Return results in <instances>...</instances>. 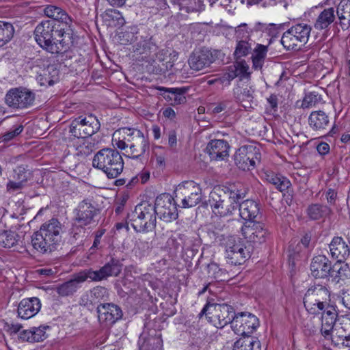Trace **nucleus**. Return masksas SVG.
<instances>
[{"label": "nucleus", "instance_id": "obj_1", "mask_svg": "<svg viewBox=\"0 0 350 350\" xmlns=\"http://www.w3.org/2000/svg\"><path fill=\"white\" fill-rule=\"evenodd\" d=\"M33 33L37 44L51 54H64L72 45L69 33H66L65 29L56 21H42Z\"/></svg>", "mask_w": 350, "mask_h": 350}, {"label": "nucleus", "instance_id": "obj_2", "mask_svg": "<svg viewBox=\"0 0 350 350\" xmlns=\"http://www.w3.org/2000/svg\"><path fill=\"white\" fill-rule=\"evenodd\" d=\"M245 197V192L241 190L216 186L209 194L208 203L215 215L226 217L233 214L238 208L239 201Z\"/></svg>", "mask_w": 350, "mask_h": 350}, {"label": "nucleus", "instance_id": "obj_3", "mask_svg": "<svg viewBox=\"0 0 350 350\" xmlns=\"http://www.w3.org/2000/svg\"><path fill=\"white\" fill-rule=\"evenodd\" d=\"M62 226L55 218L44 222L40 230L31 237V244L41 254H49L55 251L62 239Z\"/></svg>", "mask_w": 350, "mask_h": 350}, {"label": "nucleus", "instance_id": "obj_4", "mask_svg": "<svg viewBox=\"0 0 350 350\" xmlns=\"http://www.w3.org/2000/svg\"><path fill=\"white\" fill-rule=\"evenodd\" d=\"M92 165L102 170L108 178H115L122 172L124 161L117 150L103 148L94 156Z\"/></svg>", "mask_w": 350, "mask_h": 350}, {"label": "nucleus", "instance_id": "obj_5", "mask_svg": "<svg viewBox=\"0 0 350 350\" xmlns=\"http://www.w3.org/2000/svg\"><path fill=\"white\" fill-rule=\"evenodd\" d=\"M205 315L208 321L217 328H223L232 321L235 315L234 308L226 304H217L213 300H208L199 314L201 317Z\"/></svg>", "mask_w": 350, "mask_h": 350}, {"label": "nucleus", "instance_id": "obj_6", "mask_svg": "<svg viewBox=\"0 0 350 350\" xmlns=\"http://www.w3.org/2000/svg\"><path fill=\"white\" fill-rule=\"evenodd\" d=\"M129 217L132 227L136 232H147L156 227L157 218L153 204L148 202L137 204Z\"/></svg>", "mask_w": 350, "mask_h": 350}, {"label": "nucleus", "instance_id": "obj_7", "mask_svg": "<svg viewBox=\"0 0 350 350\" xmlns=\"http://www.w3.org/2000/svg\"><path fill=\"white\" fill-rule=\"evenodd\" d=\"M312 27L306 23H297L286 31L281 43L287 50H298L308 41Z\"/></svg>", "mask_w": 350, "mask_h": 350}, {"label": "nucleus", "instance_id": "obj_8", "mask_svg": "<svg viewBox=\"0 0 350 350\" xmlns=\"http://www.w3.org/2000/svg\"><path fill=\"white\" fill-rule=\"evenodd\" d=\"M75 221L79 224L72 228L73 237L79 238V234L83 232L84 237L85 229L83 226H88L94 221V217L98 215V209L95 207L92 200L85 199L81 201L75 209Z\"/></svg>", "mask_w": 350, "mask_h": 350}, {"label": "nucleus", "instance_id": "obj_9", "mask_svg": "<svg viewBox=\"0 0 350 350\" xmlns=\"http://www.w3.org/2000/svg\"><path fill=\"white\" fill-rule=\"evenodd\" d=\"M174 195L177 200H180L183 208L193 207L201 201L202 189L194 181L185 180L176 187Z\"/></svg>", "mask_w": 350, "mask_h": 350}, {"label": "nucleus", "instance_id": "obj_10", "mask_svg": "<svg viewBox=\"0 0 350 350\" xmlns=\"http://www.w3.org/2000/svg\"><path fill=\"white\" fill-rule=\"evenodd\" d=\"M100 124L97 118L92 113L80 116L74 119L69 128V132L77 138L90 137L100 129Z\"/></svg>", "mask_w": 350, "mask_h": 350}, {"label": "nucleus", "instance_id": "obj_11", "mask_svg": "<svg viewBox=\"0 0 350 350\" xmlns=\"http://www.w3.org/2000/svg\"><path fill=\"white\" fill-rule=\"evenodd\" d=\"M35 100V94L24 87L13 88L5 96V103L14 109H24L31 106Z\"/></svg>", "mask_w": 350, "mask_h": 350}, {"label": "nucleus", "instance_id": "obj_12", "mask_svg": "<svg viewBox=\"0 0 350 350\" xmlns=\"http://www.w3.org/2000/svg\"><path fill=\"white\" fill-rule=\"evenodd\" d=\"M261 154L259 148L254 145H245L240 147L234 155L236 165L242 170L254 169L259 163Z\"/></svg>", "mask_w": 350, "mask_h": 350}, {"label": "nucleus", "instance_id": "obj_13", "mask_svg": "<svg viewBox=\"0 0 350 350\" xmlns=\"http://www.w3.org/2000/svg\"><path fill=\"white\" fill-rule=\"evenodd\" d=\"M226 248V257L232 265H241L250 256V252L241 241L240 238L228 236L224 243Z\"/></svg>", "mask_w": 350, "mask_h": 350}, {"label": "nucleus", "instance_id": "obj_14", "mask_svg": "<svg viewBox=\"0 0 350 350\" xmlns=\"http://www.w3.org/2000/svg\"><path fill=\"white\" fill-rule=\"evenodd\" d=\"M153 208L156 216L165 222H171L178 217L174 199L168 193H162L157 196Z\"/></svg>", "mask_w": 350, "mask_h": 350}, {"label": "nucleus", "instance_id": "obj_15", "mask_svg": "<svg viewBox=\"0 0 350 350\" xmlns=\"http://www.w3.org/2000/svg\"><path fill=\"white\" fill-rule=\"evenodd\" d=\"M259 323L258 318L246 312L235 314L234 320L232 321V329L237 335L247 336L252 334L258 327Z\"/></svg>", "mask_w": 350, "mask_h": 350}, {"label": "nucleus", "instance_id": "obj_16", "mask_svg": "<svg viewBox=\"0 0 350 350\" xmlns=\"http://www.w3.org/2000/svg\"><path fill=\"white\" fill-rule=\"evenodd\" d=\"M241 234L244 238L254 244L265 243L269 235L265 224L259 221H245L241 227Z\"/></svg>", "mask_w": 350, "mask_h": 350}, {"label": "nucleus", "instance_id": "obj_17", "mask_svg": "<svg viewBox=\"0 0 350 350\" xmlns=\"http://www.w3.org/2000/svg\"><path fill=\"white\" fill-rule=\"evenodd\" d=\"M122 271V264L118 259L111 258L98 270L92 269H85L88 279L93 282L107 280L109 277L118 276Z\"/></svg>", "mask_w": 350, "mask_h": 350}, {"label": "nucleus", "instance_id": "obj_18", "mask_svg": "<svg viewBox=\"0 0 350 350\" xmlns=\"http://www.w3.org/2000/svg\"><path fill=\"white\" fill-rule=\"evenodd\" d=\"M144 133L135 128L124 127L116 131L112 138V143L120 150H125L129 144H132L137 142L136 138L143 137Z\"/></svg>", "mask_w": 350, "mask_h": 350}, {"label": "nucleus", "instance_id": "obj_19", "mask_svg": "<svg viewBox=\"0 0 350 350\" xmlns=\"http://www.w3.org/2000/svg\"><path fill=\"white\" fill-rule=\"evenodd\" d=\"M100 323L106 327L111 326L122 319L123 313L118 305L112 303L100 304L96 308Z\"/></svg>", "mask_w": 350, "mask_h": 350}, {"label": "nucleus", "instance_id": "obj_20", "mask_svg": "<svg viewBox=\"0 0 350 350\" xmlns=\"http://www.w3.org/2000/svg\"><path fill=\"white\" fill-rule=\"evenodd\" d=\"M336 269L325 255H318L312 259L311 274L316 278H325L329 275L333 277Z\"/></svg>", "mask_w": 350, "mask_h": 350}, {"label": "nucleus", "instance_id": "obj_21", "mask_svg": "<svg viewBox=\"0 0 350 350\" xmlns=\"http://www.w3.org/2000/svg\"><path fill=\"white\" fill-rule=\"evenodd\" d=\"M215 61L212 53L206 49L193 52L189 57L188 63L193 70L201 71L210 67Z\"/></svg>", "mask_w": 350, "mask_h": 350}, {"label": "nucleus", "instance_id": "obj_22", "mask_svg": "<svg viewBox=\"0 0 350 350\" xmlns=\"http://www.w3.org/2000/svg\"><path fill=\"white\" fill-rule=\"evenodd\" d=\"M331 257L336 260L334 263V268L340 265V262H344L349 256L350 249L346 241L340 237H335L332 239L329 245Z\"/></svg>", "mask_w": 350, "mask_h": 350}, {"label": "nucleus", "instance_id": "obj_23", "mask_svg": "<svg viewBox=\"0 0 350 350\" xmlns=\"http://www.w3.org/2000/svg\"><path fill=\"white\" fill-rule=\"evenodd\" d=\"M41 308L40 300L36 297L23 299L18 304V316L23 319L34 317Z\"/></svg>", "mask_w": 350, "mask_h": 350}, {"label": "nucleus", "instance_id": "obj_24", "mask_svg": "<svg viewBox=\"0 0 350 350\" xmlns=\"http://www.w3.org/2000/svg\"><path fill=\"white\" fill-rule=\"evenodd\" d=\"M88 280L87 275L83 271H80L75 275L73 278L57 287V293L60 296H69L75 293L80 287V284Z\"/></svg>", "mask_w": 350, "mask_h": 350}, {"label": "nucleus", "instance_id": "obj_25", "mask_svg": "<svg viewBox=\"0 0 350 350\" xmlns=\"http://www.w3.org/2000/svg\"><path fill=\"white\" fill-rule=\"evenodd\" d=\"M206 149L212 160L223 161L229 156V145L224 139L211 140Z\"/></svg>", "mask_w": 350, "mask_h": 350}, {"label": "nucleus", "instance_id": "obj_26", "mask_svg": "<svg viewBox=\"0 0 350 350\" xmlns=\"http://www.w3.org/2000/svg\"><path fill=\"white\" fill-rule=\"evenodd\" d=\"M161 95L172 105H180L186 102L185 94L188 88H165L158 87Z\"/></svg>", "mask_w": 350, "mask_h": 350}, {"label": "nucleus", "instance_id": "obj_27", "mask_svg": "<svg viewBox=\"0 0 350 350\" xmlns=\"http://www.w3.org/2000/svg\"><path fill=\"white\" fill-rule=\"evenodd\" d=\"M238 207L240 217L246 221H254L260 214V204L253 200L239 201Z\"/></svg>", "mask_w": 350, "mask_h": 350}, {"label": "nucleus", "instance_id": "obj_28", "mask_svg": "<svg viewBox=\"0 0 350 350\" xmlns=\"http://www.w3.org/2000/svg\"><path fill=\"white\" fill-rule=\"evenodd\" d=\"M308 124L314 131L323 132L329 126V118L324 111H314L309 116Z\"/></svg>", "mask_w": 350, "mask_h": 350}, {"label": "nucleus", "instance_id": "obj_29", "mask_svg": "<svg viewBox=\"0 0 350 350\" xmlns=\"http://www.w3.org/2000/svg\"><path fill=\"white\" fill-rule=\"evenodd\" d=\"M136 139L135 143L129 144V146L124 150V155L133 159L142 157L149 149L148 141L144 136Z\"/></svg>", "mask_w": 350, "mask_h": 350}, {"label": "nucleus", "instance_id": "obj_30", "mask_svg": "<svg viewBox=\"0 0 350 350\" xmlns=\"http://www.w3.org/2000/svg\"><path fill=\"white\" fill-rule=\"evenodd\" d=\"M44 12L46 16L52 18L51 21H56L60 25L65 24L68 27H71L72 18L61 8L49 5L44 9Z\"/></svg>", "mask_w": 350, "mask_h": 350}, {"label": "nucleus", "instance_id": "obj_31", "mask_svg": "<svg viewBox=\"0 0 350 350\" xmlns=\"http://www.w3.org/2000/svg\"><path fill=\"white\" fill-rule=\"evenodd\" d=\"M336 18L334 8H325L317 16L314 27L317 30L327 29Z\"/></svg>", "mask_w": 350, "mask_h": 350}, {"label": "nucleus", "instance_id": "obj_32", "mask_svg": "<svg viewBox=\"0 0 350 350\" xmlns=\"http://www.w3.org/2000/svg\"><path fill=\"white\" fill-rule=\"evenodd\" d=\"M304 298L330 302V293L326 286L317 284L308 288Z\"/></svg>", "mask_w": 350, "mask_h": 350}, {"label": "nucleus", "instance_id": "obj_33", "mask_svg": "<svg viewBox=\"0 0 350 350\" xmlns=\"http://www.w3.org/2000/svg\"><path fill=\"white\" fill-rule=\"evenodd\" d=\"M172 5L186 12H200L204 9L202 0H171Z\"/></svg>", "mask_w": 350, "mask_h": 350}, {"label": "nucleus", "instance_id": "obj_34", "mask_svg": "<svg viewBox=\"0 0 350 350\" xmlns=\"http://www.w3.org/2000/svg\"><path fill=\"white\" fill-rule=\"evenodd\" d=\"M336 14L343 29L350 27V1L342 0L338 5Z\"/></svg>", "mask_w": 350, "mask_h": 350}, {"label": "nucleus", "instance_id": "obj_35", "mask_svg": "<svg viewBox=\"0 0 350 350\" xmlns=\"http://www.w3.org/2000/svg\"><path fill=\"white\" fill-rule=\"evenodd\" d=\"M233 350H261V345L256 338L243 337L234 342Z\"/></svg>", "mask_w": 350, "mask_h": 350}, {"label": "nucleus", "instance_id": "obj_36", "mask_svg": "<svg viewBox=\"0 0 350 350\" xmlns=\"http://www.w3.org/2000/svg\"><path fill=\"white\" fill-rule=\"evenodd\" d=\"M101 16L109 26L121 27L125 23L121 12L115 9H108Z\"/></svg>", "mask_w": 350, "mask_h": 350}, {"label": "nucleus", "instance_id": "obj_37", "mask_svg": "<svg viewBox=\"0 0 350 350\" xmlns=\"http://www.w3.org/2000/svg\"><path fill=\"white\" fill-rule=\"evenodd\" d=\"M304 304L307 312L312 315H319L323 310L327 308L330 302L323 301H317V299H310L304 298Z\"/></svg>", "mask_w": 350, "mask_h": 350}, {"label": "nucleus", "instance_id": "obj_38", "mask_svg": "<svg viewBox=\"0 0 350 350\" xmlns=\"http://www.w3.org/2000/svg\"><path fill=\"white\" fill-rule=\"evenodd\" d=\"M268 48L267 46L258 44L252 55L253 67L256 69H261L267 56Z\"/></svg>", "mask_w": 350, "mask_h": 350}, {"label": "nucleus", "instance_id": "obj_39", "mask_svg": "<svg viewBox=\"0 0 350 350\" xmlns=\"http://www.w3.org/2000/svg\"><path fill=\"white\" fill-rule=\"evenodd\" d=\"M307 211L310 219L317 220L329 215L331 209L326 205L314 204L308 208Z\"/></svg>", "mask_w": 350, "mask_h": 350}, {"label": "nucleus", "instance_id": "obj_40", "mask_svg": "<svg viewBox=\"0 0 350 350\" xmlns=\"http://www.w3.org/2000/svg\"><path fill=\"white\" fill-rule=\"evenodd\" d=\"M178 56V53L174 51L165 59L162 60V65L165 66V71H169L170 75L176 74L178 71L180 70L182 64L180 62L176 63Z\"/></svg>", "mask_w": 350, "mask_h": 350}, {"label": "nucleus", "instance_id": "obj_41", "mask_svg": "<svg viewBox=\"0 0 350 350\" xmlns=\"http://www.w3.org/2000/svg\"><path fill=\"white\" fill-rule=\"evenodd\" d=\"M14 33V29L10 23L0 21V47L10 42Z\"/></svg>", "mask_w": 350, "mask_h": 350}, {"label": "nucleus", "instance_id": "obj_42", "mask_svg": "<svg viewBox=\"0 0 350 350\" xmlns=\"http://www.w3.org/2000/svg\"><path fill=\"white\" fill-rule=\"evenodd\" d=\"M18 241V235L12 231L3 230L0 232V247L10 248L14 246Z\"/></svg>", "mask_w": 350, "mask_h": 350}, {"label": "nucleus", "instance_id": "obj_43", "mask_svg": "<svg viewBox=\"0 0 350 350\" xmlns=\"http://www.w3.org/2000/svg\"><path fill=\"white\" fill-rule=\"evenodd\" d=\"M267 180L282 192L287 190L291 186V181L287 178L280 174L267 175Z\"/></svg>", "mask_w": 350, "mask_h": 350}, {"label": "nucleus", "instance_id": "obj_44", "mask_svg": "<svg viewBox=\"0 0 350 350\" xmlns=\"http://www.w3.org/2000/svg\"><path fill=\"white\" fill-rule=\"evenodd\" d=\"M90 304L105 301L109 297L108 290L103 286H96L90 291Z\"/></svg>", "mask_w": 350, "mask_h": 350}, {"label": "nucleus", "instance_id": "obj_45", "mask_svg": "<svg viewBox=\"0 0 350 350\" xmlns=\"http://www.w3.org/2000/svg\"><path fill=\"white\" fill-rule=\"evenodd\" d=\"M321 314V320L323 325H327L329 326H334L337 319V312L335 308L330 304L327 306V308L323 310Z\"/></svg>", "mask_w": 350, "mask_h": 350}, {"label": "nucleus", "instance_id": "obj_46", "mask_svg": "<svg viewBox=\"0 0 350 350\" xmlns=\"http://www.w3.org/2000/svg\"><path fill=\"white\" fill-rule=\"evenodd\" d=\"M139 350H162L163 342L159 337L150 338L147 341H139Z\"/></svg>", "mask_w": 350, "mask_h": 350}, {"label": "nucleus", "instance_id": "obj_47", "mask_svg": "<svg viewBox=\"0 0 350 350\" xmlns=\"http://www.w3.org/2000/svg\"><path fill=\"white\" fill-rule=\"evenodd\" d=\"M24 126L22 123L18 122L14 123L13 126L9 129L8 131H6L1 136V139L3 142H9L13 139L15 137L20 135L23 131Z\"/></svg>", "mask_w": 350, "mask_h": 350}, {"label": "nucleus", "instance_id": "obj_48", "mask_svg": "<svg viewBox=\"0 0 350 350\" xmlns=\"http://www.w3.org/2000/svg\"><path fill=\"white\" fill-rule=\"evenodd\" d=\"M252 51V44L249 43L246 40H239L237 42L235 51L234 56L237 59L247 55Z\"/></svg>", "mask_w": 350, "mask_h": 350}, {"label": "nucleus", "instance_id": "obj_49", "mask_svg": "<svg viewBox=\"0 0 350 350\" xmlns=\"http://www.w3.org/2000/svg\"><path fill=\"white\" fill-rule=\"evenodd\" d=\"M208 274L217 280H224L226 279L227 272L221 269L215 262H211L208 265Z\"/></svg>", "mask_w": 350, "mask_h": 350}, {"label": "nucleus", "instance_id": "obj_50", "mask_svg": "<svg viewBox=\"0 0 350 350\" xmlns=\"http://www.w3.org/2000/svg\"><path fill=\"white\" fill-rule=\"evenodd\" d=\"M281 25H275L273 23H262L260 22L256 23L252 29H251V31H263L267 32L269 35L273 36L276 32L277 29Z\"/></svg>", "mask_w": 350, "mask_h": 350}, {"label": "nucleus", "instance_id": "obj_51", "mask_svg": "<svg viewBox=\"0 0 350 350\" xmlns=\"http://www.w3.org/2000/svg\"><path fill=\"white\" fill-rule=\"evenodd\" d=\"M321 100V96L315 92L307 93L302 101L301 107L303 108H310L315 106Z\"/></svg>", "mask_w": 350, "mask_h": 350}, {"label": "nucleus", "instance_id": "obj_52", "mask_svg": "<svg viewBox=\"0 0 350 350\" xmlns=\"http://www.w3.org/2000/svg\"><path fill=\"white\" fill-rule=\"evenodd\" d=\"M30 173L28 170L23 165H20L14 170L13 178L19 180L22 183H26Z\"/></svg>", "mask_w": 350, "mask_h": 350}, {"label": "nucleus", "instance_id": "obj_53", "mask_svg": "<svg viewBox=\"0 0 350 350\" xmlns=\"http://www.w3.org/2000/svg\"><path fill=\"white\" fill-rule=\"evenodd\" d=\"M232 68L236 70L237 76L240 77H245L249 75V66L247 63L242 60L237 62L236 64L232 65Z\"/></svg>", "mask_w": 350, "mask_h": 350}, {"label": "nucleus", "instance_id": "obj_54", "mask_svg": "<svg viewBox=\"0 0 350 350\" xmlns=\"http://www.w3.org/2000/svg\"><path fill=\"white\" fill-rule=\"evenodd\" d=\"M251 33V29H248L246 23H241L235 29V35L238 39L249 38Z\"/></svg>", "mask_w": 350, "mask_h": 350}, {"label": "nucleus", "instance_id": "obj_55", "mask_svg": "<svg viewBox=\"0 0 350 350\" xmlns=\"http://www.w3.org/2000/svg\"><path fill=\"white\" fill-rule=\"evenodd\" d=\"M237 77L236 70L232 68V66H230L228 67V71L219 80L223 84L229 85L230 81Z\"/></svg>", "mask_w": 350, "mask_h": 350}, {"label": "nucleus", "instance_id": "obj_56", "mask_svg": "<svg viewBox=\"0 0 350 350\" xmlns=\"http://www.w3.org/2000/svg\"><path fill=\"white\" fill-rule=\"evenodd\" d=\"M31 329L34 342L43 341L46 338V327H32Z\"/></svg>", "mask_w": 350, "mask_h": 350}, {"label": "nucleus", "instance_id": "obj_57", "mask_svg": "<svg viewBox=\"0 0 350 350\" xmlns=\"http://www.w3.org/2000/svg\"><path fill=\"white\" fill-rule=\"evenodd\" d=\"M25 185V183L14 179V180H9L7 183L6 189L8 192L12 193L21 190L24 187Z\"/></svg>", "mask_w": 350, "mask_h": 350}, {"label": "nucleus", "instance_id": "obj_58", "mask_svg": "<svg viewBox=\"0 0 350 350\" xmlns=\"http://www.w3.org/2000/svg\"><path fill=\"white\" fill-rule=\"evenodd\" d=\"M33 331L31 329L23 330L19 333V338L23 342H34L33 338Z\"/></svg>", "mask_w": 350, "mask_h": 350}, {"label": "nucleus", "instance_id": "obj_59", "mask_svg": "<svg viewBox=\"0 0 350 350\" xmlns=\"http://www.w3.org/2000/svg\"><path fill=\"white\" fill-rule=\"evenodd\" d=\"M333 327L334 326L328 327L327 325L321 324V333L325 340H332Z\"/></svg>", "mask_w": 350, "mask_h": 350}, {"label": "nucleus", "instance_id": "obj_60", "mask_svg": "<svg viewBox=\"0 0 350 350\" xmlns=\"http://www.w3.org/2000/svg\"><path fill=\"white\" fill-rule=\"evenodd\" d=\"M126 36L128 37V40L131 42H136L138 40V38L136 34L138 33V28L137 26H131L129 28V31H126Z\"/></svg>", "mask_w": 350, "mask_h": 350}, {"label": "nucleus", "instance_id": "obj_61", "mask_svg": "<svg viewBox=\"0 0 350 350\" xmlns=\"http://www.w3.org/2000/svg\"><path fill=\"white\" fill-rule=\"evenodd\" d=\"M105 233V229H100L96 232L95 237L90 250H93L97 249L100 243V240L103 234Z\"/></svg>", "mask_w": 350, "mask_h": 350}, {"label": "nucleus", "instance_id": "obj_62", "mask_svg": "<svg viewBox=\"0 0 350 350\" xmlns=\"http://www.w3.org/2000/svg\"><path fill=\"white\" fill-rule=\"evenodd\" d=\"M149 248V243L148 241L142 239H138L135 241V250H138L139 251L145 252Z\"/></svg>", "mask_w": 350, "mask_h": 350}, {"label": "nucleus", "instance_id": "obj_63", "mask_svg": "<svg viewBox=\"0 0 350 350\" xmlns=\"http://www.w3.org/2000/svg\"><path fill=\"white\" fill-rule=\"evenodd\" d=\"M348 269V265L344 262H340V265L335 269L334 272L336 273L334 275V277L341 278L343 275H345V271Z\"/></svg>", "mask_w": 350, "mask_h": 350}, {"label": "nucleus", "instance_id": "obj_64", "mask_svg": "<svg viewBox=\"0 0 350 350\" xmlns=\"http://www.w3.org/2000/svg\"><path fill=\"white\" fill-rule=\"evenodd\" d=\"M341 301L347 308L350 310V289L342 293Z\"/></svg>", "mask_w": 350, "mask_h": 350}]
</instances>
